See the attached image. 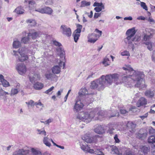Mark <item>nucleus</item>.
Returning a JSON list of instances; mask_svg holds the SVG:
<instances>
[{
  "mask_svg": "<svg viewBox=\"0 0 155 155\" xmlns=\"http://www.w3.org/2000/svg\"><path fill=\"white\" fill-rule=\"evenodd\" d=\"M95 31L97 33H99L100 35H97L94 33L89 34L87 37L88 38V41L91 43H94L98 39V38H99L102 35V31L99 30L98 29L96 28Z\"/></svg>",
  "mask_w": 155,
  "mask_h": 155,
  "instance_id": "8",
  "label": "nucleus"
},
{
  "mask_svg": "<svg viewBox=\"0 0 155 155\" xmlns=\"http://www.w3.org/2000/svg\"><path fill=\"white\" fill-rule=\"evenodd\" d=\"M43 84L41 83L37 82L34 85V88L37 90H40L43 87Z\"/></svg>",
  "mask_w": 155,
  "mask_h": 155,
  "instance_id": "24",
  "label": "nucleus"
},
{
  "mask_svg": "<svg viewBox=\"0 0 155 155\" xmlns=\"http://www.w3.org/2000/svg\"><path fill=\"white\" fill-rule=\"evenodd\" d=\"M35 12H38L42 14H44L43 8H38L37 9H35Z\"/></svg>",
  "mask_w": 155,
  "mask_h": 155,
  "instance_id": "58",
  "label": "nucleus"
},
{
  "mask_svg": "<svg viewBox=\"0 0 155 155\" xmlns=\"http://www.w3.org/2000/svg\"><path fill=\"white\" fill-rule=\"evenodd\" d=\"M119 115V113L117 110H115L114 112H113L111 114V115L109 116L110 117L118 116Z\"/></svg>",
  "mask_w": 155,
  "mask_h": 155,
  "instance_id": "48",
  "label": "nucleus"
},
{
  "mask_svg": "<svg viewBox=\"0 0 155 155\" xmlns=\"http://www.w3.org/2000/svg\"><path fill=\"white\" fill-rule=\"evenodd\" d=\"M95 149H95L94 150L93 149H91L90 147H89L88 149H87V150L86 151V152H88L89 153L93 154V153H95Z\"/></svg>",
  "mask_w": 155,
  "mask_h": 155,
  "instance_id": "53",
  "label": "nucleus"
},
{
  "mask_svg": "<svg viewBox=\"0 0 155 155\" xmlns=\"http://www.w3.org/2000/svg\"><path fill=\"white\" fill-rule=\"evenodd\" d=\"M54 88V86L51 87V88L46 90L44 92V93L49 94H50L51 93V91Z\"/></svg>",
  "mask_w": 155,
  "mask_h": 155,
  "instance_id": "50",
  "label": "nucleus"
},
{
  "mask_svg": "<svg viewBox=\"0 0 155 155\" xmlns=\"http://www.w3.org/2000/svg\"><path fill=\"white\" fill-rule=\"evenodd\" d=\"M140 5L141 7H142L143 9H145L146 11L148 10V8L147 6L146 5V3L143 2H140Z\"/></svg>",
  "mask_w": 155,
  "mask_h": 155,
  "instance_id": "49",
  "label": "nucleus"
},
{
  "mask_svg": "<svg viewBox=\"0 0 155 155\" xmlns=\"http://www.w3.org/2000/svg\"><path fill=\"white\" fill-rule=\"evenodd\" d=\"M94 10L96 12H99L101 11L102 8L99 7H96L94 8Z\"/></svg>",
  "mask_w": 155,
  "mask_h": 155,
  "instance_id": "62",
  "label": "nucleus"
},
{
  "mask_svg": "<svg viewBox=\"0 0 155 155\" xmlns=\"http://www.w3.org/2000/svg\"><path fill=\"white\" fill-rule=\"evenodd\" d=\"M147 135V133L146 132L141 133H138L137 136V137L140 139L143 140L146 137Z\"/></svg>",
  "mask_w": 155,
  "mask_h": 155,
  "instance_id": "25",
  "label": "nucleus"
},
{
  "mask_svg": "<svg viewBox=\"0 0 155 155\" xmlns=\"http://www.w3.org/2000/svg\"><path fill=\"white\" fill-rule=\"evenodd\" d=\"M94 93L89 94L88 95H87L86 97H84L83 98V101H85L87 104H89L92 103L94 101L93 96Z\"/></svg>",
  "mask_w": 155,
  "mask_h": 155,
  "instance_id": "15",
  "label": "nucleus"
},
{
  "mask_svg": "<svg viewBox=\"0 0 155 155\" xmlns=\"http://www.w3.org/2000/svg\"><path fill=\"white\" fill-rule=\"evenodd\" d=\"M121 54L122 56H129L130 55L129 52L127 51L122 52L121 53Z\"/></svg>",
  "mask_w": 155,
  "mask_h": 155,
  "instance_id": "56",
  "label": "nucleus"
},
{
  "mask_svg": "<svg viewBox=\"0 0 155 155\" xmlns=\"http://www.w3.org/2000/svg\"><path fill=\"white\" fill-rule=\"evenodd\" d=\"M13 47L15 48H18L21 46V42L18 40L14 41L13 43Z\"/></svg>",
  "mask_w": 155,
  "mask_h": 155,
  "instance_id": "34",
  "label": "nucleus"
},
{
  "mask_svg": "<svg viewBox=\"0 0 155 155\" xmlns=\"http://www.w3.org/2000/svg\"><path fill=\"white\" fill-rule=\"evenodd\" d=\"M82 102L83 100L77 99V98H76V102L73 108L74 112H78L82 109L84 106Z\"/></svg>",
  "mask_w": 155,
  "mask_h": 155,
  "instance_id": "10",
  "label": "nucleus"
},
{
  "mask_svg": "<svg viewBox=\"0 0 155 155\" xmlns=\"http://www.w3.org/2000/svg\"><path fill=\"white\" fill-rule=\"evenodd\" d=\"M151 58L152 61L155 63V51H153L152 52Z\"/></svg>",
  "mask_w": 155,
  "mask_h": 155,
  "instance_id": "55",
  "label": "nucleus"
},
{
  "mask_svg": "<svg viewBox=\"0 0 155 155\" xmlns=\"http://www.w3.org/2000/svg\"><path fill=\"white\" fill-rule=\"evenodd\" d=\"M49 139L47 137H45L43 138V142L44 143L46 146L49 147L51 146V143L49 142Z\"/></svg>",
  "mask_w": 155,
  "mask_h": 155,
  "instance_id": "32",
  "label": "nucleus"
},
{
  "mask_svg": "<svg viewBox=\"0 0 155 155\" xmlns=\"http://www.w3.org/2000/svg\"><path fill=\"white\" fill-rule=\"evenodd\" d=\"M148 113H147L144 115L140 116V117L143 120L145 118L147 117L148 115Z\"/></svg>",
  "mask_w": 155,
  "mask_h": 155,
  "instance_id": "63",
  "label": "nucleus"
},
{
  "mask_svg": "<svg viewBox=\"0 0 155 155\" xmlns=\"http://www.w3.org/2000/svg\"><path fill=\"white\" fill-rule=\"evenodd\" d=\"M16 69L18 73L21 75L25 74L26 71L25 65L22 64H18L16 66Z\"/></svg>",
  "mask_w": 155,
  "mask_h": 155,
  "instance_id": "11",
  "label": "nucleus"
},
{
  "mask_svg": "<svg viewBox=\"0 0 155 155\" xmlns=\"http://www.w3.org/2000/svg\"><path fill=\"white\" fill-rule=\"evenodd\" d=\"M0 84L5 87L9 86L10 85L9 83L4 78V76L2 74L0 75Z\"/></svg>",
  "mask_w": 155,
  "mask_h": 155,
  "instance_id": "18",
  "label": "nucleus"
},
{
  "mask_svg": "<svg viewBox=\"0 0 155 155\" xmlns=\"http://www.w3.org/2000/svg\"><path fill=\"white\" fill-rule=\"evenodd\" d=\"M115 142L116 143H119L120 142L119 139L118 138V136L117 134H116L114 137Z\"/></svg>",
  "mask_w": 155,
  "mask_h": 155,
  "instance_id": "59",
  "label": "nucleus"
},
{
  "mask_svg": "<svg viewBox=\"0 0 155 155\" xmlns=\"http://www.w3.org/2000/svg\"><path fill=\"white\" fill-rule=\"evenodd\" d=\"M80 145L81 149L84 152H86V151L88 149V146L87 144L84 142L83 143L82 142L80 143Z\"/></svg>",
  "mask_w": 155,
  "mask_h": 155,
  "instance_id": "27",
  "label": "nucleus"
},
{
  "mask_svg": "<svg viewBox=\"0 0 155 155\" xmlns=\"http://www.w3.org/2000/svg\"><path fill=\"white\" fill-rule=\"evenodd\" d=\"M102 63L105 66H106L109 65L110 62L109 59L106 57L104 59Z\"/></svg>",
  "mask_w": 155,
  "mask_h": 155,
  "instance_id": "44",
  "label": "nucleus"
},
{
  "mask_svg": "<svg viewBox=\"0 0 155 155\" xmlns=\"http://www.w3.org/2000/svg\"><path fill=\"white\" fill-rule=\"evenodd\" d=\"M114 130V129L112 127H110L109 128V129L108 130V131L109 133L110 134H112L114 132L113 130Z\"/></svg>",
  "mask_w": 155,
  "mask_h": 155,
  "instance_id": "64",
  "label": "nucleus"
},
{
  "mask_svg": "<svg viewBox=\"0 0 155 155\" xmlns=\"http://www.w3.org/2000/svg\"><path fill=\"white\" fill-rule=\"evenodd\" d=\"M144 32L143 40L145 41H149L152 38L155 32V30L151 28H147Z\"/></svg>",
  "mask_w": 155,
  "mask_h": 155,
  "instance_id": "9",
  "label": "nucleus"
},
{
  "mask_svg": "<svg viewBox=\"0 0 155 155\" xmlns=\"http://www.w3.org/2000/svg\"><path fill=\"white\" fill-rule=\"evenodd\" d=\"M73 36L74 37V41L75 42H77L80 36V33H78L74 31L73 34Z\"/></svg>",
  "mask_w": 155,
  "mask_h": 155,
  "instance_id": "36",
  "label": "nucleus"
},
{
  "mask_svg": "<svg viewBox=\"0 0 155 155\" xmlns=\"http://www.w3.org/2000/svg\"><path fill=\"white\" fill-rule=\"evenodd\" d=\"M53 44L56 46L58 47L56 48L57 52L59 54L61 58L59 64L60 67L63 66L64 68L65 66V53L64 49L61 47V44L56 40L53 41Z\"/></svg>",
  "mask_w": 155,
  "mask_h": 155,
  "instance_id": "4",
  "label": "nucleus"
},
{
  "mask_svg": "<svg viewBox=\"0 0 155 155\" xmlns=\"http://www.w3.org/2000/svg\"><path fill=\"white\" fill-rule=\"evenodd\" d=\"M53 120L52 118H50L45 121V124H49L50 123L52 122Z\"/></svg>",
  "mask_w": 155,
  "mask_h": 155,
  "instance_id": "57",
  "label": "nucleus"
},
{
  "mask_svg": "<svg viewBox=\"0 0 155 155\" xmlns=\"http://www.w3.org/2000/svg\"><path fill=\"white\" fill-rule=\"evenodd\" d=\"M29 77L30 81L32 84L34 83L35 81H36V79L33 74H30Z\"/></svg>",
  "mask_w": 155,
  "mask_h": 155,
  "instance_id": "39",
  "label": "nucleus"
},
{
  "mask_svg": "<svg viewBox=\"0 0 155 155\" xmlns=\"http://www.w3.org/2000/svg\"><path fill=\"white\" fill-rule=\"evenodd\" d=\"M88 91L85 88L81 89V92L79 93V96L77 97V99L83 100L84 97H86L87 95H88Z\"/></svg>",
  "mask_w": 155,
  "mask_h": 155,
  "instance_id": "17",
  "label": "nucleus"
},
{
  "mask_svg": "<svg viewBox=\"0 0 155 155\" xmlns=\"http://www.w3.org/2000/svg\"><path fill=\"white\" fill-rule=\"evenodd\" d=\"M25 49V48H22L19 49L18 51H13L12 53L15 57L16 61L23 62L28 59V56L24 54Z\"/></svg>",
  "mask_w": 155,
  "mask_h": 155,
  "instance_id": "6",
  "label": "nucleus"
},
{
  "mask_svg": "<svg viewBox=\"0 0 155 155\" xmlns=\"http://www.w3.org/2000/svg\"><path fill=\"white\" fill-rule=\"evenodd\" d=\"M46 78L48 80H52L55 78L56 75L51 74L50 72H47L45 74Z\"/></svg>",
  "mask_w": 155,
  "mask_h": 155,
  "instance_id": "22",
  "label": "nucleus"
},
{
  "mask_svg": "<svg viewBox=\"0 0 155 155\" xmlns=\"http://www.w3.org/2000/svg\"><path fill=\"white\" fill-rule=\"evenodd\" d=\"M34 104L36 106V107H38L37 106L38 105H39L40 106H42V107H43V104H42L41 102L39 101L38 102H36L35 103L34 102Z\"/></svg>",
  "mask_w": 155,
  "mask_h": 155,
  "instance_id": "61",
  "label": "nucleus"
},
{
  "mask_svg": "<svg viewBox=\"0 0 155 155\" xmlns=\"http://www.w3.org/2000/svg\"><path fill=\"white\" fill-rule=\"evenodd\" d=\"M15 12L18 14H22L24 10L21 7H18L15 10Z\"/></svg>",
  "mask_w": 155,
  "mask_h": 155,
  "instance_id": "35",
  "label": "nucleus"
},
{
  "mask_svg": "<svg viewBox=\"0 0 155 155\" xmlns=\"http://www.w3.org/2000/svg\"><path fill=\"white\" fill-rule=\"evenodd\" d=\"M145 94L148 97L152 98L154 96V93L150 90H147L145 91Z\"/></svg>",
  "mask_w": 155,
  "mask_h": 155,
  "instance_id": "28",
  "label": "nucleus"
},
{
  "mask_svg": "<svg viewBox=\"0 0 155 155\" xmlns=\"http://www.w3.org/2000/svg\"><path fill=\"white\" fill-rule=\"evenodd\" d=\"M82 139L85 142L88 143H91L94 142V138L85 135L83 137Z\"/></svg>",
  "mask_w": 155,
  "mask_h": 155,
  "instance_id": "19",
  "label": "nucleus"
},
{
  "mask_svg": "<svg viewBox=\"0 0 155 155\" xmlns=\"http://www.w3.org/2000/svg\"><path fill=\"white\" fill-rule=\"evenodd\" d=\"M20 90H18L16 89L15 88H12L11 90V92L10 95L11 96L14 95L15 94H16L18 93V92L20 91Z\"/></svg>",
  "mask_w": 155,
  "mask_h": 155,
  "instance_id": "43",
  "label": "nucleus"
},
{
  "mask_svg": "<svg viewBox=\"0 0 155 155\" xmlns=\"http://www.w3.org/2000/svg\"><path fill=\"white\" fill-rule=\"evenodd\" d=\"M136 33L134 28L128 29L126 33L127 37L124 39V41L126 44L127 45L128 47L131 49L132 51H134V49L133 43L136 45H138L139 44V42L141 40V37L140 36L135 35Z\"/></svg>",
  "mask_w": 155,
  "mask_h": 155,
  "instance_id": "3",
  "label": "nucleus"
},
{
  "mask_svg": "<svg viewBox=\"0 0 155 155\" xmlns=\"http://www.w3.org/2000/svg\"><path fill=\"white\" fill-rule=\"evenodd\" d=\"M30 150L24 149H19L15 151L12 155H28L30 153Z\"/></svg>",
  "mask_w": 155,
  "mask_h": 155,
  "instance_id": "12",
  "label": "nucleus"
},
{
  "mask_svg": "<svg viewBox=\"0 0 155 155\" xmlns=\"http://www.w3.org/2000/svg\"><path fill=\"white\" fill-rule=\"evenodd\" d=\"M25 103L27 105L28 107H29L30 105L31 106L35 105L34 102L32 100H30L28 102H26Z\"/></svg>",
  "mask_w": 155,
  "mask_h": 155,
  "instance_id": "51",
  "label": "nucleus"
},
{
  "mask_svg": "<svg viewBox=\"0 0 155 155\" xmlns=\"http://www.w3.org/2000/svg\"><path fill=\"white\" fill-rule=\"evenodd\" d=\"M42 34V33L40 31H34L28 33V36L31 37V38L34 40L38 37H40Z\"/></svg>",
  "mask_w": 155,
  "mask_h": 155,
  "instance_id": "16",
  "label": "nucleus"
},
{
  "mask_svg": "<svg viewBox=\"0 0 155 155\" xmlns=\"http://www.w3.org/2000/svg\"><path fill=\"white\" fill-rule=\"evenodd\" d=\"M95 154L97 155H104V153L101 151V150L98 147H97L96 149H95Z\"/></svg>",
  "mask_w": 155,
  "mask_h": 155,
  "instance_id": "42",
  "label": "nucleus"
},
{
  "mask_svg": "<svg viewBox=\"0 0 155 155\" xmlns=\"http://www.w3.org/2000/svg\"><path fill=\"white\" fill-rule=\"evenodd\" d=\"M91 3L90 2H87L85 1H83L81 2V7H84L90 5Z\"/></svg>",
  "mask_w": 155,
  "mask_h": 155,
  "instance_id": "41",
  "label": "nucleus"
},
{
  "mask_svg": "<svg viewBox=\"0 0 155 155\" xmlns=\"http://www.w3.org/2000/svg\"><path fill=\"white\" fill-rule=\"evenodd\" d=\"M52 73L54 74H57L59 73L61 71V68L58 65L54 66L51 68Z\"/></svg>",
  "mask_w": 155,
  "mask_h": 155,
  "instance_id": "23",
  "label": "nucleus"
},
{
  "mask_svg": "<svg viewBox=\"0 0 155 155\" xmlns=\"http://www.w3.org/2000/svg\"><path fill=\"white\" fill-rule=\"evenodd\" d=\"M102 5V3H99L98 2H95L93 4V6L94 7H99L101 6V5Z\"/></svg>",
  "mask_w": 155,
  "mask_h": 155,
  "instance_id": "60",
  "label": "nucleus"
},
{
  "mask_svg": "<svg viewBox=\"0 0 155 155\" xmlns=\"http://www.w3.org/2000/svg\"><path fill=\"white\" fill-rule=\"evenodd\" d=\"M125 155H135L134 153L130 150H127L125 152Z\"/></svg>",
  "mask_w": 155,
  "mask_h": 155,
  "instance_id": "54",
  "label": "nucleus"
},
{
  "mask_svg": "<svg viewBox=\"0 0 155 155\" xmlns=\"http://www.w3.org/2000/svg\"><path fill=\"white\" fill-rule=\"evenodd\" d=\"M140 150L144 154H147L150 151V147L143 146L140 148Z\"/></svg>",
  "mask_w": 155,
  "mask_h": 155,
  "instance_id": "30",
  "label": "nucleus"
},
{
  "mask_svg": "<svg viewBox=\"0 0 155 155\" xmlns=\"http://www.w3.org/2000/svg\"><path fill=\"white\" fill-rule=\"evenodd\" d=\"M148 142L149 143H155V135H151L148 139Z\"/></svg>",
  "mask_w": 155,
  "mask_h": 155,
  "instance_id": "37",
  "label": "nucleus"
},
{
  "mask_svg": "<svg viewBox=\"0 0 155 155\" xmlns=\"http://www.w3.org/2000/svg\"><path fill=\"white\" fill-rule=\"evenodd\" d=\"M112 153L114 154H118L119 151L117 148L115 146L113 147L111 149Z\"/></svg>",
  "mask_w": 155,
  "mask_h": 155,
  "instance_id": "47",
  "label": "nucleus"
},
{
  "mask_svg": "<svg viewBox=\"0 0 155 155\" xmlns=\"http://www.w3.org/2000/svg\"><path fill=\"white\" fill-rule=\"evenodd\" d=\"M26 22L27 23L29 24L31 26H35L36 24V21L34 19H28L26 20Z\"/></svg>",
  "mask_w": 155,
  "mask_h": 155,
  "instance_id": "31",
  "label": "nucleus"
},
{
  "mask_svg": "<svg viewBox=\"0 0 155 155\" xmlns=\"http://www.w3.org/2000/svg\"><path fill=\"white\" fill-rule=\"evenodd\" d=\"M123 69L126 71L128 75L123 76L120 83H124L127 87H130L134 86L137 87H140L144 76L143 72L134 70L129 65H126Z\"/></svg>",
  "mask_w": 155,
  "mask_h": 155,
  "instance_id": "1",
  "label": "nucleus"
},
{
  "mask_svg": "<svg viewBox=\"0 0 155 155\" xmlns=\"http://www.w3.org/2000/svg\"><path fill=\"white\" fill-rule=\"evenodd\" d=\"M91 84L90 87L92 89L97 88L98 90L100 91L103 90L105 88V83L102 81L101 78L93 81Z\"/></svg>",
  "mask_w": 155,
  "mask_h": 155,
  "instance_id": "7",
  "label": "nucleus"
},
{
  "mask_svg": "<svg viewBox=\"0 0 155 155\" xmlns=\"http://www.w3.org/2000/svg\"><path fill=\"white\" fill-rule=\"evenodd\" d=\"M77 28L74 31L78 33H80L81 31V29L82 27V26L81 25L78 24L77 25Z\"/></svg>",
  "mask_w": 155,
  "mask_h": 155,
  "instance_id": "46",
  "label": "nucleus"
},
{
  "mask_svg": "<svg viewBox=\"0 0 155 155\" xmlns=\"http://www.w3.org/2000/svg\"><path fill=\"white\" fill-rule=\"evenodd\" d=\"M61 29L62 30L63 34L67 36H70L71 35V29L69 28H67L66 25H62Z\"/></svg>",
  "mask_w": 155,
  "mask_h": 155,
  "instance_id": "13",
  "label": "nucleus"
},
{
  "mask_svg": "<svg viewBox=\"0 0 155 155\" xmlns=\"http://www.w3.org/2000/svg\"><path fill=\"white\" fill-rule=\"evenodd\" d=\"M44 13L51 15L53 12L52 9L48 7H45L43 8Z\"/></svg>",
  "mask_w": 155,
  "mask_h": 155,
  "instance_id": "26",
  "label": "nucleus"
},
{
  "mask_svg": "<svg viewBox=\"0 0 155 155\" xmlns=\"http://www.w3.org/2000/svg\"><path fill=\"white\" fill-rule=\"evenodd\" d=\"M8 94V92H5L1 88H0V96Z\"/></svg>",
  "mask_w": 155,
  "mask_h": 155,
  "instance_id": "52",
  "label": "nucleus"
},
{
  "mask_svg": "<svg viewBox=\"0 0 155 155\" xmlns=\"http://www.w3.org/2000/svg\"><path fill=\"white\" fill-rule=\"evenodd\" d=\"M37 134L46 136V131L43 129H37L36 130Z\"/></svg>",
  "mask_w": 155,
  "mask_h": 155,
  "instance_id": "33",
  "label": "nucleus"
},
{
  "mask_svg": "<svg viewBox=\"0 0 155 155\" xmlns=\"http://www.w3.org/2000/svg\"><path fill=\"white\" fill-rule=\"evenodd\" d=\"M148 132L151 135L155 136V129H153L152 127H150L149 129Z\"/></svg>",
  "mask_w": 155,
  "mask_h": 155,
  "instance_id": "45",
  "label": "nucleus"
},
{
  "mask_svg": "<svg viewBox=\"0 0 155 155\" xmlns=\"http://www.w3.org/2000/svg\"><path fill=\"white\" fill-rule=\"evenodd\" d=\"M147 102L146 99L144 97H142L137 101V106L139 107L141 106L146 104Z\"/></svg>",
  "mask_w": 155,
  "mask_h": 155,
  "instance_id": "20",
  "label": "nucleus"
},
{
  "mask_svg": "<svg viewBox=\"0 0 155 155\" xmlns=\"http://www.w3.org/2000/svg\"><path fill=\"white\" fill-rule=\"evenodd\" d=\"M30 151V153L31 152ZM31 152L32 155H41V152L39 150L32 148Z\"/></svg>",
  "mask_w": 155,
  "mask_h": 155,
  "instance_id": "29",
  "label": "nucleus"
},
{
  "mask_svg": "<svg viewBox=\"0 0 155 155\" xmlns=\"http://www.w3.org/2000/svg\"><path fill=\"white\" fill-rule=\"evenodd\" d=\"M145 45L147 46V48L150 51L152 50V43L151 41H147L145 43Z\"/></svg>",
  "mask_w": 155,
  "mask_h": 155,
  "instance_id": "40",
  "label": "nucleus"
},
{
  "mask_svg": "<svg viewBox=\"0 0 155 155\" xmlns=\"http://www.w3.org/2000/svg\"><path fill=\"white\" fill-rule=\"evenodd\" d=\"M94 131L97 134H103L105 133V130L103 126L98 125L94 129Z\"/></svg>",
  "mask_w": 155,
  "mask_h": 155,
  "instance_id": "14",
  "label": "nucleus"
},
{
  "mask_svg": "<svg viewBox=\"0 0 155 155\" xmlns=\"http://www.w3.org/2000/svg\"><path fill=\"white\" fill-rule=\"evenodd\" d=\"M30 38L28 37H24L21 39V41L24 44L28 43L30 42Z\"/></svg>",
  "mask_w": 155,
  "mask_h": 155,
  "instance_id": "38",
  "label": "nucleus"
},
{
  "mask_svg": "<svg viewBox=\"0 0 155 155\" xmlns=\"http://www.w3.org/2000/svg\"><path fill=\"white\" fill-rule=\"evenodd\" d=\"M98 108L90 109L87 112H83L81 115L79 114L77 116V118L82 121L88 123L91 121L92 119L95 116L97 117H95V120H102L105 117L108 116L106 114L107 112L103 110H101L98 111L97 115L95 113L98 111Z\"/></svg>",
  "mask_w": 155,
  "mask_h": 155,
  "instance_id": "2",
  "label": "nucleus"
},
{
  "mask_svg": "<svg viewBox=\"0 0 155 155\" xmlns=\"http://www.w3.org/2000/svg\"><path fill=\"white\" fill-rule=\"evenodd\" d=\"M119 77V74L114 73L107 74L106 76L102 75L100 78L102 81L105 83L104 85L105 87L107 84H111L113 81H117Z\"/></svg>",
  "mask_w": 155,
  "mask_h": 155,
  "instance_id": "5",
  "label": "nucleus"
},
{
  "mask_svg": "<svg viewBox=\"0 0 155 155\" xmlns=\"http://www.w3.org/2000/svg\"><path fill=\"white\" fill-rule=\"evenodd\" d=\"M127 126L129 131L133 133L135 131L136 125L132 122H129L127 124Z\"/></svg>",
  "mask_w": 155,
  "mask_h": 155,
  "instance_id": "21",
  "label": "nucleus"
}]
</instances>
